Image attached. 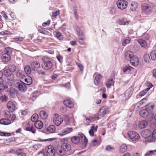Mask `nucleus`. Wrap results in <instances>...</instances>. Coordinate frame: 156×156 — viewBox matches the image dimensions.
<instances>
[{
  "instance_id": "13d9d810",
  "label": "nucleus",
  "mask_w": 156,
  "mask_h": 156,
  "mask_svg": "<svg viewBox=\"0 0 156 156\" xmlns=\"http://www.w3.org/2000/svg\"><path fill=\"white\" fill-rule=\"evenodd\" d=\"M59 14V11H57L55 12H52V16H53L56 17V16L58 15Z\"/></svg>"
},
{
  "instance_id": "052dcab7",
  "label": "nucleus",
  "mask_w": 156,
  "mask_h": 156,
  "mask_svg": "<svg viewBox=\"0 0 156 156\" xmlns=\"http://www.w3.org/2000/svg\"><path fill=\"white\" fill-rule=\"evenodd\" d=\"M56 58L60 62H62V56L58 55L56 56Z\"/></svg>"
},
{
  "instance_id": "a19ab883",
  "label": "nucleus",
  "mask_w": 156,
  "mask_h": 156,
  "mask_svg": "<svg viewBox=\"0 0 156 156\" xmlns=\"http://www.w3.org/2000/svg\"><path fill=\"white\" fill-rule=\"evenodd\" d=\"M38 96V92L37 91L32 93L30 96V99L33 101H34Z\"/></svg>"
},
{
  "instance_id": "49530a36",
  "label": "nucleus",
  "mask_w": 156,
  "mask_h": 156,
  "mask_svg": "<svg viewBox=\"0 0 156 156\" xmlns=\"http://www.w3.org/2000/svg\"><path fill=\"white\" fill-rule=\"evenodd\" d=\"M4 75L6 77H9L11 74H12V72H10L9 69H5L4 71Z\"/></svg>"
},
{
  "instance_id": "f257e3e1",
  "label": "nucleus",
  "mask_w": 156,
  "mask_h": 156,
  "mask_svg": "<svg viewBox=\"0 0 156 156\" xmlns=\"http://www.w3.org/2000/svg\"><path fill=\"white\" fill-rule=\"evenodd\" d=\"M79 134L78 136H73L71 138V141L74 144H78L80 140L83 142L82 144L85 147H86L88 141V139L82 133Z\"/></svg>"
},
{
  "instance_id": "b1692460",
  "label": "nucleus",
  "mask_w": 156,
  "mask_h": 156,
  "mask_svg": "<svg viewBox=\"0 0 156 156\" xmlns=\"http://www.w3.org/2000/svg\"><path fill=\"white\" fill-rule=\"evenodd\" d=\"M2 59L4 62H8L10 59V56L8 54L4 53L2 56Z\"/></svg>"
},
{
  "instance_id": "37998d69",
  "label": "nucleus",
  "mask_w": 156,
  "mask_h": 156,
  "mask_svg": "<svg viewBox=\"0 0 156 156\" xmlns=\"http://www.w3.org/2000/svg\"><path fill=\"white\" fill-rule=\"evenodd\" d=\"M127 149V147L125 144H122L121 147L120 149V152L122 153H124L126 152Z\"/></svg>"
},
{
  "instance_id": "58836bf2",
  "label": "nucleus",
  "mask_w": 156,
  "mask_h": 156,
  "mask_svg": "<svg viewBox=\"0 0 156 156\" xmlns=\"http://www.w3.org/2000/svg\"><path fill=\"white\" fill-rule=\"evenodd\" d=\"M24 80L27 83V85H30L32 82V78L29 76H27V78H25L24 79Z\"/></svg>"
},
{
  "instance_id": "2eb2a0df",
  "label": "nucleus",
  "mask_w": 156,
  "mask_h": 156,
  "mask_svg": "<svg viewBox=\"0 0 156 156\" xmlns=\"http://www.w3.org/2000/svg\"><path fill=\"white\" fill-rule=\"evenodd\" d=\"M147 136H148V140L150 142L154 141L156 139V130L153 131L151 136H144L145 138L147 137Z\"/></svg>"
},
{
  "instance_id": "39448f33",
  "label": "nucleus",
  "mask_w": 156,
  "mask_h": 156,
  "mask_svg": "<svg viewBox=\"0 0 156 156\" xmlns=\"http://www.w3.org/2000/svg\"><path fill=\"white\" fill-rule=\"evenodd\" d=\"M128 2L125 0H119L116 2L118 8L121 10L126 9L127 7Z\"/></svg>"
},
{
  "instance_id": "aec40b11",
  "label": "nucleus",
  "mask_w": 156,
  "mask_h": 156,
  "mask_svg": "<svg viewBox=\"0 0 156 156\" xmlns=\"http://www.w3.org/2000/svg\"><path fill=\"white\" fill-rule=\"evenodd\" d=\"M55 152L61 156L64 155L66 154V152L63 150L62 149L61 146L55 148Z\"/></svg>"
},
{
  "instance_id": "4468645a",
  "label": "nucleus",
  "mask_w": 156,
  "mask_h": 156,
  "mask_svg": "<svg viewBox=\"0 0 156 156\" xmlns=\"http://www.w3.org/2000/svg\"><path fill=\"white\" fill-rule=\"evenodd\" d=\"M72 130L73 129L72 128L66 127L62 130L61 132L59 133L58 135L61 136H62L70 133Z\"/></svg>"
},
{
  "instance_id": "dca6fc26",
  "label": "nucleus",
  "mask_w": 156,
  "mask_h": 156,
  "mask_svg": "<svg viewBox=\"0 0 156 156\" xmlns=\"http://www.w3.org/2000/svg\"><path fill=\"white\" fill-rule=\"evenodd\" d=\"M129 61L131 65L133 66H136L139 64L138 58L136 56H133Z\"/></svg>"
},
{
  "instance_id": "c85d7f7f",
  "label": "nucleus",
  "mask_w": 156,
  "mask_h": 156,
  "mask_svg": "<svg viewBox=\"0 0 156 156\" xmlns=\"http://www.w3.org/2000/svg\"><path fill=\"white\" fill-rule=\"evenodd\" d=\"M147 125V123L146 121L142 120L140 122L138 126L140 129H143L145 128Z\"/></svg>"
},
{
  "instance_id": "393cba45",
  "label": "nucleus",
  "mask_w": 156,
  "mask_h": 156,
  "mask_svg": "<svg viewBox=\"0 0 156 156\" xmlns=\"http://www.w3.org/2000/svg\"><path fill=\"white\" fill-rule=\"evenodd\" d=\"M64 103L66 106L69 108H71L74 106L73 104L70 100H64Z\"/></svg>"
},
{
  "instance_id": "473e14b6",
  "label": "nucleus",
  "mask_w": 156,
  "mask_h": 156,
  "mask_svg": "<svg viewBox=\"0 0 156 156\" xmlns=\"http://www.w3.org/2000/svg\"><path fill=\"white\" fill-rule=\"evenodd\" d=\"M133 68L129 66H126L123 68V71L124 73H129L131 71Z\"/></svg>"
},
{
  "instance_id": "412c9836",
  "label": "nucleus",
  "mask_w": 156,
  "mask_h": 156,
  "mask_svg": "<svg viewBox=\"0 0 156 156\" xmlns=\"http://www.w3.org/2000/svg\"><path fill=\"white\" fill-rule=\"evenodd\" d=\"M125 58L127 60H130L131 58L134 55H133V53L131 51H126L125 54Z\"/></svg>"
},
{
  "instance_id": "ddd939ff",
  "label": "nucleus",
  "mask_w": 156,
  "mask_h": 156,
  "mask_svg": "<svg viewBox=\"0 0 156 156\" xmlns=\"http://www.w3.org/2000/svg\"><path fill=\"white\" fill-rule=\"evenodd\" d=\"M31 68L32 70L37 71L40 68V64L37 61L33 62L31 64Z\"/></svg>"
},
{
  "instance_id": "2f4dec72",
  "label": "nucleus",
  "mask_w": 156,
  "mask_h": 156,
  "mask_svg": "<svg viewBox=\"0 0 156 156\" xmlns=\"http://www.w3.org/2000/svg\"><path fill=\"white\" fill-rule=\"evenodd\" d=\"M25 73L22 71L19 70L16 73L17 77L21 79H23L25 77Z\"/></svg>"
},
{
  "instance_id": "423d86ee",
  "label": "nucleus",
  "mask_w": 156,
  "mask_h": 156,
  "mask_svg": "<svg viewBox=\"0 0 156 156\" xmlns=\"http://www.w3.org/2000/svg\"><path fill=\"white\" fill-rule=\"evenodd\" d=\"M63 121V119L58 114H55L54 115L53 122L55 125L57 126H58Z\"/></svg>"
},
{
  "instance_id": "69168bd1",
  "label": "nucleus",
  "mask_w": 156,
  "mask_h": 156,
  "mask_svg": "<svg viewBox=\"0 0 156 156\" xmlns=\"http://www.w3.org/2000/svg\"><path fill=\"white\" fill-rule=\"evenodd\" d=\"M146 85L148 87H150L151 88L153 86V85L151 83L149 82H147Z\"/></svg>"
},
{
  "instance_id": "e433bc0d",
  "label": "nucleus",
  "mask_w": 156,
  "mask_h": 156,
  "mask_svg": "<svg viewBox=\"0 0 156 156\" xmlns=\"http://www.w3.org/2000/svg\"><path fill=\"white\" fill-rule=\"evenodd\" d=\"M31 68L28 65H26L25 66L24 69L27 74H29L31 73Z\"/></svg>"
},
{
  "instance_id": "864d4df0",
  "label": "nucleus",
  "mask_w": 156,
  "mask_h": 156,
  "mask_svg": "<svg viewBox=\"0 0 156 156\" xmlns=\"http://www.w3.org/2000/svg\"><path fill=\"white\" fill-rule=\"evenodd\" d=\"M14 78V76L13 74H11L9 77H7V80H8L11 81L13 80Z\"/></svg>"
},
{
  "instance_id": "8fccbe9b",
  "label": "nucleus",
  "mask_w": 156,
  "mask_h": 156,
  "mask_svg": "<svg viewBox=\"0 0 156 156\" xmlns=\"http://www.w3.org/2000/svg\"><path fill=\"white\" fill-rule=\"evenodd\" d=\"M154 105L150 104L147 105L146 107V108L149 111L152 110L154 108Z\"/></svg>"
},
{
  "instance_id": "20e7f679",
  "label": "nucleus",
  "mask_w": 156,
  "mask_h": 156,
  "mask_svg": "<svg viewBox=\"0 0 156 156\" xmlns=\"http://www.w3.org/2000/svg\"><path fill=\"white\" fill-rule=\"evenodd\" d=\"M127 134L130 138L133 141L138 140L140 137L139 134L134 131H129Z\"/></svg>"
},
{
  "instance_id": "f8f14e48",
  "label": "nucleus",
  "mask_w": 156,
  "mask_h": 156,
  "mask_svg": "<svg viewBox=\"0 0 156 156\" xmlns=\"http://www.w3.org/2000/svg\"><path fill=\"white\" fill-rule=\"evenodd\" d=\"M143 12L148 14L151 12V7L149 5L146 4H143L141 6Z\"/></svg>"
},
{
  "instance_id": "338daca9",
  "label": "nucleus",
  "mask_w": 156,
  "mask_h": 156,
  "mask_svg": "<svg viewBox=\"0 0 156 156\" xmlns=\"http://www.w3.org/2000/svg\"><path fill=\"white\" fill-rule=\"evenodd\" d=\"M56 139V138H49V139H45L44 140V141H52V140H55Z\"/></svg>"
},
{
  "instance_id": "6e6552de",
  "label": "nucleus",
  "mask_w": 156,
  "mask_h": 156,
  "mask_svg": "<svg viewBox=\"0 0 156 156\" xmlns=\"http://www.w3.org/2000/svg\"><path fill=\"white\" fill-rule=\"evenodd\" d=\"M134 90V87L132 86L130 87L124 93L125 98L128 99L132 96Z\"/></svg>"
},
{
  "instance_id": "7c9ffc66",
  "label": "nucleus",
  "mask_w": 156,
  "mask_h": 156,
  "mask_svg": "<svg viewBox=\"0 0 156 156\" xmlns=\"http://www.w3.org/2000/svg\"><path fill=\"white\" fill-rule=\"evenodd\" d=\"M55 126L53 125H50L48 127L47 131L50 133H52L55 132Z\"/></svg>"
},
{
  "instance_id": "09e8293b",
  "label": "nucleus",
  "mask_w": 156,
  "mask_h": 156,
  "mask_svg": "<svg viewBox=\"0 0 156 156\" xmlns=\"http://www.w3.org/2000/svg\"><path fill=\"white\" fill-rule=\"evenodd\" d=\"M144 60L146 62H148L150 60L149 55L148 54H145L144 56Z\"/></svg>"
},
{
  "instance_id": "f704fd0d",
  "label": "nucleus",
  "mask_w": 156,
  "mask_h": 156,
  "mask_svg": "<svg viewBox=\"0 0 156 156\" xmlns=\"http://www.w3.org/2000/svg\"><path fill=\"white\" fill-rule=\"evenodd\" d=\"M102 76L100 74L97 75L94 79V83L96 85H97L100 81V80L101 79Z\"/></svg>"
},
{
  "instance_id": "4d7b16f0",
  "label": "nucleus",
  "mask_w": 156,
  "mask_h": 156,
  "mask_svg": "<svg viewBox=\"0 0 156 156\" xmlns=\"http://www.w3.org/2000/svg\"><path fill=\"white\" fill-rule=\"evenodd\" d=\"M5 53L6 54H8L9 55H10V49L9 48H5Z\"/></svg>"
},
{
  "instance_id": "1a4fd4ad",
  "label": "nucleus",
  "mask_w": 156,
  "mask_h": 156,
  "mask_svg": "<svg viewBox=\"0 0 156 156\" xmlns=\"http://www.w3.org/2000/svg\"><path fill=\"white\" fill-rule=\"evenodd\" d=\"M26 84L23 82H17L16 84V87H17L19 90L22 92H24L27 90V88L26 86Z\"/></svg>"
},
{
  "instance_id": "e2e57ef3",
  "label": "nucleus",
  "mask_w": 156,
  "mask_h": 156,
  "mask_svg": "<svg viewBox=\"0 0 156 156\" xmlns=\"http://www.w3.org/2000/svg\"><path fill=\"white\" fill-rule=\"evenodd\" d=\"M76 64L80 68V70L82 71L83 69V66L78 62H77Z\"/></svg>"
},
{
  "instance_id": "cd10ccee",
  "label": "nucleus",
  "mask_w": 156,
  "mask_h": 156,
  "mask_svg": "<svg viewBox=\"0 0 156 156\" xmlns=\"http://www.w3.org/2000/svg\"><path fill=\"white\" fill-rule=\"evenodd\" d=\"M117 22L120 25H127L129 23L128 21L124 18H122L121 19L117 21Z\"/></svg>"
},
{
  "instance_id": "7ed1b4c3",
  "label": "nucleus",
  "mask_w": 156,
  "mask_h": 156,
  "mask_svg": "<svg viewBox=\"0 0 156 156\" xmlns=\"http://www.w3.org/2000/svg\"><path fill=\"white\" fill-rule=\"evenodd\" d=\"M9 97L11 98H15L17 96L18 94V91L16 89L10 87L7 90Z\"/></svg>"
},
{
  "instance_id": "4c0bfd02",
  "label": "nucleus",
  "mask_w": 156,
  "mask_h": 156,
  "mask_svg": "<svg viewBox=\"0 0 156 156\" xmlns=\"http://www.w3.org/2000/svg\"><path fill=\"white\" fill-rule=\"evenodd\" d=\"M54 34L56 37L59 40H62V36L60 32L55 31L54 32Z\"/></svg>"
},
{
  "instance_id": "603ef678",
  "label": "nucleus",
  "mask_w": 156,
  "mask_h": 156,
  "mask_svg": "<svg viewBox=\"0 0 156 156\" xmlns=\"http://www.w3.org/2000/svg\"><path fill=\"white\" fill-rule=\"evenodd\" d=\"M146 93L144 91V90H142L141 92H140L139 93V94L136 96V98H139L140 96H143Z\"/></svg>"
},
{
  "instance_id": "f03ea898",
  "label": "nucleus",
  "mask_w": 156,
  "mask_h": 156,
  "mask_svg": "<svg viewBox=\"0 0 156 156\" xmlns=\"http://www.w3.org/2000/svg\"><path fill=\"white\" fill-rule=\"evenodd\" d=\"M43 63L42 66L45 70H48L52 68L53 66L52 63L50 58L47 56H44L42 58Z\"/></svg>"
},
{
  "instance_id": "bb28decb",
  "label": "nucleus",
  "mask_w": 156,
  "mask_h": 156,
  "mask_svg": "<svg viewBox=\"0 0 156 156\" xmlns=\"http://www.w3.org/2000/svg\"><path fill=\"white\" fill-rule=\"evenodd\" d=\"M11 123L10 120L7 119H3L0 120V123L4 125H8Z\"/></svg>"
},
{
  "instance_id": "a18cd8bd",
  "label": "nucleus",
  "mask_w": 156,
  "mask_h": 156,
  "mask_svg": "<svg viewBox=\"0 0 156 156\" xmlns=\"http://www.w3.org/2000/svg\"><path fill=\"white\" fill-rule=\"evenodd\" d=\"M16 69V67L15 65L13 64L11 65L9 67V70L10 72H13L15 71Z\"/></svg>"
},
{
  "instance_id": "4be33fe9",
  "label": "nucleus",
  "mask_w": 156,
  "mask_h": 156,
  "mask_svg": "<svg viewBox=\"0 0 156 156\" xmlns=\"http://www.w3.org/2000/svg\"><path fill=\"white\" fill-rule=\"evenodd\" d=\"M15 153L18 156H26V154L25 152L24 149H19L17 150Z\"/></svg>"
},
{
  "instance_id": "79ce46f5",
  "label": "nucleus",
  "mask_w": 156,
  "mask_h": 156,
  "mask_svg": "<svg viewBox=\"0 0 156 156\" xmlns=\"http://www.w3.org/2000/svg\"><path fill=\"white\" fill-rule=\"evenodd\" d=\"M130 41V38L128 37L127 38L122 40V44L123 46H125L127 44H129Z\"/></svg>"
},
{
  "instance_id": "9d476101",
  "label": "nucleus",
  "mask_w": 156,
  "mask_h": 156,
  "mask_svg": "<svg viewBox=\"0 0 156 156\" xmlns=\"http://www.w3.org/2000/svg\"><path fill=\"white\" fill-rule=\"evenodd\" d=\"M115 77V74L114 73L112 74L111 77L108 79L105 84V86L108 88H109L112 86L113 85Z\"/></svg>"
},
{
  "instance_id": "3c124183",
  "label": "nucleus",
  "mask_w": 156,
  "mask_h": 156,
  "mask_svg": "<svg viewBox=\"0 0 156 156\" xmlns=\"http://www.w3.org/2000/svg\"><path fill=\"white\" fill-rule=\"evenodd\" d=\"M5 116L7 118H9L11 116L10 112L8 111H5L4 112Z\"/></svg>"
},
{
  "instance_id": "0e129e2a",
  "label": "nucleus",
  "mask_w": 156,
  "mask_h": 156,
  "mask_svg": "<svg viewBox=\"0 0 156 156\" xmlns=\"http://www.w3.org/2000/svg\"><path fill=\"white\" fill-rule=\"evenodd\" d=\"M15 39H16V40L19 41H22L23 40V38L20 37H16L15 38Z\"/></svg>"
},
{
  "instance_id": "c756f323",
  "label": "nucleus",
  "mask_w": 156,
  "mask_h": 156,
  "mask_svg": "<svg viewBox=\"0 0 156 156\" xmlns=\"http://www.w3.org/2000/svg\"><path fill=\"white\" fill-rule=\"evenodd\" d=\"M137 6L138 3H137L135 2H132L130 8V10L132 11H135L137 8Z\"/></svg>"
},
{
  "instance_id": "c03bdc74",
  "label": "nucleus",
  "mask_w": 156,
  "mask_h": 156,
  "mask_svg": "<svg viewBox=\"0 0 156 156\" xmlns=\"http://www.w3.org/2000/svg\"><path fill=\"white\" fill-rule=\"evenodd\" d=\"M38 118V115L37 114H33L31 118V119L32 121L35 122L37 120Z\"/></svg>"
},
{
  "instance_id": "774afa93",
  "label": "nucleus",
  "mask_w": 156,
  "mask_h": 156,
  "mask_svg": "<svg viewBox=\"0 0 156 156\" xmlns=\"http://www.w3.org/2000/svg\"><path fill=\"white\" fill-rule=\"evenodd\" d=\"M153 76L156 78V69L153 70Z\"/></svg>"
},
{
  "instance_id": "ea45409f",
  "label": "nucleus",
  "mask_w": 156,
  "mask_h": 156,
  "mask_svg": "<svg viewBox=\"0 0 156 156\" xmlns=\"http://www.w3.org/2000/svg\"><path fill=\"white\" fill-rule=\"evenodd\" d=\"M151 59L154 60L156 59V50L152 51L150 53Z\"/></svg>"
},
{
  "instance_id": "5701e85b",
  "label": "nucleus",
  "mask_w": 156,
  "mask_h": 156,
  "mask_svg": "<svg viewBox=\"0 0 156 156\" xmlns=\"http://www.w3.org/2000/svg\"><path fill=\"white\" fill-rule=\"evenodd\" d=\"M140 114L142 117H145L149 115V112L147 109L146 108L140 110Z\"/></svg>"
},
{
  "instance_id": "0eeeda50",
  "label": "nucleus",
  "mask_w": 156,
  "mask_h": 156,
  "mask_svg": "<svg viewBox=\"0 0 156 156\" xmlns=\"http://www.w3.org/2000/svg\"><path fill=\"white\" fill-rule=\"evenodd\" d=\"M55 150L53 147L51 145L47 147L45 149L47 156H54Z\"/></svg>"
},
{
  "instance_id": "c9c22d12",
  "label": "nucleus",
  "mask_w": 156,
  "mask_h": 156,
  "mask_svg": "<svg viewBox=\"0 0 156 156\" xmlns=\"http://www.w3.org/2000/svg\"><path fill=\"white\" fill-rule=\"evenodd\" d=\"M40 115L42 119H45L48 117V115L45 112L41 111L40 112Z\"/></svg>"
},
{
  "instance_id": "9b49d317",
  "label": "nucleus",
  "mask_w": 156,
  "mask_h": 156,
  "mask_svg": "<svg viewBox=\"0 0 156 156\" xmlns=\"http://www.w3.org/2000/svg\"><path fill=\"white\" fill-rule=\"evenodd\" d=\"M108 108L107 107H103L100 109L99 116L98 117V119H100V118L104 117L105 114L108 112Z\"/></svg>"
},
{
  "instance_id": "bf43d9fd",
  "label": "nucleus",
  "mask_w": 156,
  "mask_h": 156,
  "mask_svg": "<svg viewBox=\"0 0 156 156\" xmlns=\"http://www.w3.org/2000/svg\"><path fill=\"white\" fill-rule=\"evenodd\" d=\"M3 75V73L0 71V84L2 83L3 82V79L2 78Z\"/></svg>"
},
{
  "instance_id": "6ab92c4d",
  "label": "nucleus",
  "mask_w": 156,
  "mask_h": 156,
  "mask_svg": "<svg viewBox=\"0 0 156 156\" xmlns=\"http://www.w3.org/2000/svg\"><path fill=\"white\" fill-rule=\"evenodd\" d=\"M61 146L62 149L65 152L69 151L71 148V146L67 143H64L62 144Z\"/></svg>"
},
{
  "instance_id": "a211bd4d",
  "label": "nucleus",
  "mask_w": 156,
  "mask_h": 156,
  "mask_svg": "<svg viewBox=\"0 0 156 156\" xmlns=\"http://www.w3.org/2000/svg\"><path fill=\"white\" fill-rule=\"evenodd\" d=\"M7 106L8 109L11 112H13L15 110V105L12 101H9L8 102Z\"/></svg>"
},
{
  "instance_id": "6e6d98bb",
  "label": "nucleus",
  "mask_w": 156,
  "mask_h": 156,
  "mask_svg": "<svg viewBox=\"0 0 156 156\" xmlns=\"http://www.w3.org/2000/svg\"><path fill=\"white\" fill-rule=\"evenodd\" d=\"M112 149H114V148L111 145H107L106 147V150L109 151Z\"/></svg>"
},
{
  "instance_id": "72a5a7b5",
  "label": "nucleus",
  "mask_w": 156,
  "mask_h": 156,
  "mask_svg": "<svg viewBox=\"0 0 156 156\" xmlns=\"http://www.w3.org/2000/svg\"><path fill=\"white\" fill-rule=\"evenodd\" d=\"M137 41L140 45L141 47L145 48L147 46V43L145 40L141 39H139L137 40Z\"/></svg>"
},
{
  "instance_id": "f3484780",
  "label": "nucleus",
  "mask_w": 156,
  "mask_h": 156,
  "mask_svg": "<svg viewBox=\"0 0 156 156\" xmlns=\"http://www.w3.org/2000/svg\"><path fill=\"white\" fill-rule=\"evenodd\" d=\"M25 129L26 130L31 132L34 134L35 131L34 130V127L32 125L30 124L29 123H26L25 126Z\"/></svg>"
},
{
  "instance_id": "de8ad7c7",
  "label": "nucleus",
  "mask_w": 156,
  "mask_h": 156,
  "mask_svg": "<svg viewBox=\"0 0 156 156\" xmlns=\"http://www.w3.org/2000/svg\"><path fill=\"white\" fill-rule=\"evenodd\" d=\"M94 124H93L91 127V129L89 132L90 135L91 136H93L94 135Z\"/></svg>"
},
{
  "instance_id": "a878e982",
  "label": "nucleus",
  "mask_w": 156,
  "mask_h": 156,
  "mask_svg": "<svg viewBox=\"0 0 156 156\" xmlns=\"http://www.w3.org/2000/svg\"><path fill=\"white\" fill-rule=\"evenodd\" d=\"M43 123L42 121L39 120L36 121L34 123L35 126L37 129H41L43 127Z\"/></svg>"
},
{
  "instance_id": "680f3d73",
  "label": "nucleus",
  "mask_w": 156,
  "mask_h": 156,
  "mask_svg": "<svg viewBox=\"0 0 156 156\" xmlns=\"http://www.w3.org/2000/svg\"><path fill=\"white\" fill-rule=\"evenodd\" d=\"M50 20H48L46 22H44L42 23V25L43 27H45L47 25H48L50 24Z\"/></svg>"
},
{
  "instance_id": "5fc2aeb1",
  "label": "nucleus",
  "mask_w": 156,
  "mask_h": 156,
  "mask_svg": "<svg viewBox=\"0 0 156 156\" xmlns=\"http://www.w3.org/2000/svg\"><path fill=\"white\" fill-rule=\"evenodd\" d=\"M143 37L145 40H147L149 38V36L148 34H144L143 35Z\"/></svg>"
}]
</instances>
